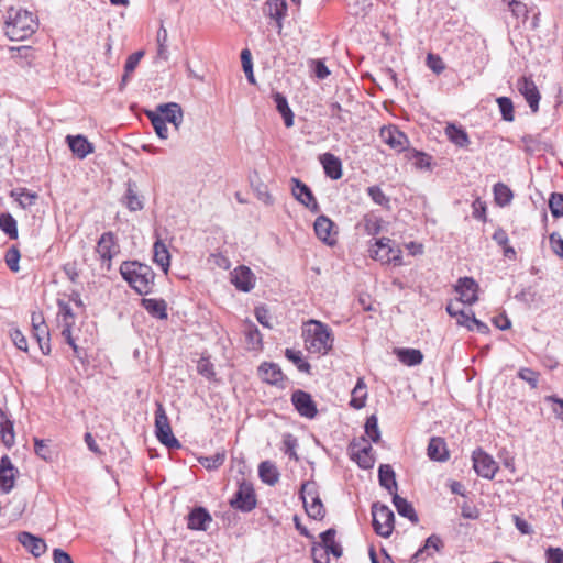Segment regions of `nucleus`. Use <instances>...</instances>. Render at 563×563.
<instances>
[{"label": "nucleus", "mask_w": 563, "mask_h": 563, "mask_svg": "<svg viewBox=\"0 0 563 563\" xmlns=\"http://www.w3.org/2000/svg\"><path fill=\"white\" fill-rule=\"evenodd\" d=\"M120 274L140 295L148 294L154 284L155 274L152 267L135 261L123 262L120 266Z\"/></svg>", "instance_id": "f257e3e1"}, {"label": "nucleus", "mask_w": 563, "mask_h": 563, "mask_svg": "<svg viewBox=\"0 0 563 563\" xmlns=\"http://www.w3.org/2000/svg\"><path fill=\"white\" fill-rule=\"evenodd\" d=\"M37 27L33 13L22 9H10L5 23V33L12 41H22L32 35Z\"/></svg>", "instance_id": "f03ea898"}, {"label": "nucleus", "mask_w": 563, "mask_h": 563, "mask_svg": "<svg viewBox=\"0 0 563 563\" xmlns=\"http://www.w3.org/2000/svg\"><path fill=\"white\" fill-rule=\"evenodd\" d=\"M333 336L328 325L320 321L310 320L306 330L305 344L309 352L327 354L333 345Z\"/></svg>", "instance_id": "7ed1b4c3"}, {"label": "nucleus", "mask_w": 563, "mask_h": 563, "mask_svg": "<svg viewBox=\"0 0 563 563\" xmlns=\"http://www.w3.org/2000/svg\"><path fill=\"white\" fill-rule=\"evenodd\" d=\"M299 495L307 515L314 520H322L325 516V508L320 499L316 482H303Z\"/></svg>", "instance_id": "20e7f679"}, {"label": "nucleus", "mask_w": 563, "mask_h": 563, "mask_svg": "<svg viewBox=\"0 0 563 563\" xmlns=\"http://www.w3.org/2000/svg\"><path fill=\"white\" fill-rule=\"evenodd\" d=\"M155 435L168 449H179L181 446L180 442L173 434L166 410L161 402L156 404Z\"/></svg>", "instance_id": "39448f33"}, {"label": "nucleus", "mask_w": 563, "mask_h": 563, "mask_svg": "<svg viewBox=\"0 0 563 563\" xmlns=\"http://www.w3.org/2000/svg\"><path fill=\"white\" fill-rule=\"evenodd\" d=\"M372 516L375 532L383 538H388L394 530L393 510L386 505L375 503L372 506Z\"/></svg>", "instance_id": "423d86ee"}, {"label": "nucleus", "mask_w": 563, "mask_h": 563, "mask_svg": "<svg viewBox=\"0 0 563 563\" xmlns=\"http://www.w3.org/2000/svg\"><path fill=\"white\" fill-rule=\"evenodd\" d=\"M96 252L108 271L111 269V261L120 253V245L115 234L111 231L104 232L97 241Z\"/></svg>", "instance_id": "0eeeda50"}, {"label": "nucleus", "mask_w": 563, "mask_h": 563, "mask_svg": "<svg viewBox=\"0 0 563 563\" xmlns=\"http://www.w3.org/2000/svg\"><path fill=\"white\" fill-rule=\"evenodd\" d=\"M391 243L389 238L378 239L371 249L372 257L385 264L401 265L402 252L400 249L394 247Z\"/></svg>", "instance_id": "6e6552de"}, {"label": "nucleus", "mask_w": 563, "mask_h": 563, "mask_svg": "<svg viewBox=\"0 0 563 563\" xmlns=\"http://www.w3.org/2000/svg\"><path fill=\"white\" fill-rule=\"evenodd\" d=\"M230 506L242 512H250L256 507V496L251 483L242 482L230 500Z\"/></svg>", "instance_id": "1a4fd4ad"}, {"label": "nucleus", "mask_w": 563, "mask_h": 563, "mask_svg": "<svg viewBox=\"0 0 563 563\" xmlns=\"http://www.w3.org/2000/svg\"><path fill=\"white\" fill-rule=\"evenodd\" d=\"M472 460L476 474L483 478L492 479L499 468L497 462L482 449L473 452Z\"/></svg>", "instance_id": "9d476101"}, {"label": "nucleus", "mask_w": 563, "mask_h": 563, "mask_svg": "<svg viewBox=\"0 0 563 563\" xmlns=\"http://www.w3.org/2000/svg\"><path fill=\"white\" fill-rule=\"evenodd\" d=\"M291 404L301 417L313 419L318 415L317 405L307 391L295 390L291 395Z\"/></svg>", "instance_id": "9b49d317"}, {"label": "nucleus", "mask_w": 563, "mask_h": 563, "mask_svg": "<svg viewBox=\"0 0 563 563\" xmlns=\"http://www.w3.org/2000/svg\"><path fill=\"white\" fill-rule=\"evenodd\" d=\"M290 181L292 184L291 194L295 199L312 212H318L320 207L311 189L298 178L292 177Z\"/></svg>", "instance_id": "f8f14e48"}, {"label": "nucleus", "mask_w": 563, "mask_h": 563, "mask_svg": "<svg viewBox=\"0 0 563 563\" xmlns=\"http://www.w3.org/2000/svg\"><path fill=\"white\" fill-rule=\"evenodd\" d=\"M478 284L472 277H461L455 285V291L460 295L459 300L472 306L478 300Z\"/></svg>", "instance_id": "ddd939ff"}, {"label": "nucleus", "mask_w": 563, "mask_h": 563, "mask_svg": "<svg viewBox=\"0 0 563 563\" xmlns=\"http://www.w3.org/2000/svg\"><path fill=\"white\" fill-rule=\"evenodd\" d=\"M350 455L353 461L363 470H369L375 464V456L371 444L361 446L360 442L353 441L350 444Z\"/></svg>", "instance_id": "4468645a"}, {"label": "nucleus", "mask_w": 563, "mask_h": 563, "mask_svg": "<svg viewBox=\"0 0 563 563\" xmlns=\"http://www.w3.org/2000/svg\"><path fill=\"white\" fill-rule=\"evenodd\" d=\"M516 87L525 97L531 111L536 113L539 110L540 92L531 78L522 76L518 78Z\"/></svg>", "instance_id": "2eb2a0df"}, {"label": "nucleus", "mask_w": 563, "mask_h": 563, "mask_svg": "<svg viewBox=\"0 0 563 563\" xmlns=\"http://www.w3.org/2000/svg\"><path fill=\"white\" fill-rule=\"evenodd\" d=\"M314 232L320 241L329 246L336 244V234L334 222L327 216H319L314 221Z\"/></svg>", "instance_id": "dca6fc26"}, {"label": "nucleus", "mask_w": 563, "mask_h": 563, "mask_svg": "<svg viewBox=\"0 0 563 563\" xmlns=\"http://www.w3.org/2000/svg\"><path fill=\"white\" fill-rule=\"evenodd\" d=\"M255 275L247 266L241 265L231 272V283L240 291H251L255 286Z\"/></svg>", "instance_id": "f3484780"}, {"label": "nucleus", "mask_w": 563, "mask_h": 563, "mask_svg": "<svg viewBox=\"0 0 563 563\" xmlns=\"http://www.w3.org/2000/svg\"><path fill=\"white\" fill-rule=\"evenodd\" d=\"M18 470L14 467L11 459L3 455L0 459V489L8 494L14 486L15 474Z\"/></svg>", "instance_id": "a211bd4d"}, {"label": "nucleus", "mask_w": 563, "mask_h": 563, "mask_svg": "<svg viewBox=\"0 0 563 563\" xmlns=\"http://www.w3.org/2000/svg\"><path fill=\"white\" fill-rule=\"evenodd\" d=\"M287 11L286 0H266L263 7L264 14L276 22L279 31L283 29V20L286 18Z\"/></svg>", "instance_id": "6ab92c4d"}, {"label": "nucleus", "mask_w": 563, "mask_h": 563, "mask_svg": "<svg viewBox=\"0 0 563 563\" xmlns=\"http://www.w3.org/2000/svg\"><path fill=\"white\" fill-rule=\"evenodd\" d=\"M18 540L26 549V551H29L35 558H40L47 550L45 540L30 532H20L18 534Z\"/></svg>", "instance_id": "aec40b11"}, {"label": "nucleus", "mask_w": 563, "mask_h": 563, "mask_svg": "<svg viewBox=\"0 0 563 563\" xmlns=\"http://www.w3.org/2000/svg\"><path fill=\"white\" fill-rule=\"evenodd\" d=\"M380 137L391 148L401 152L408 144V137L396 126H385L380 130Z\"/></svg>", "instance_id": "412c9836"}, {"label": "nucleus", "mask_w": 563, "mask_h": 563, "mask_svg": "<svg viewBox=\"0 0 563 563\" xmlns=\"http://www.w3.org/2000/svg\"><path fill=\"white\" fill-rule=\"evenodd\" d=\"M443 548L441 538L437 534H431L424 541L423 547L418 549L409 560L410 563H417L428 556H432L433 552H439Z\"/></svg>", "instance_id": "4be33fe9"}, {"label": "nucleus", "mask_w": 563, "mask_h": 563, "mask_svg": "<svg viewBox=\"0 0 563 563\" xmlns=\"http://www.w3.org/2000/svg\"><path fill=\"white\" fill-rule=\"evenodd\" d=\"M66 142L73 154L79 159L86 158L95 151L93 144L90 143L87 137L80 134L75 136L68 135L66 137Z\"/></svg>", "instance_id": "5701e85b"}, {"label": "nucleus", "mask_w": 563, "mask_h": 563, "mask_svg": "<svg viewBox=\"0 0 563 563\" xmlns=\"http://www.w3.org/2000/svg\"><path fill=\"white\" fill-rule=\"evenodd\" d=\"M156 113L161 114L165 122L172 123L176 129H178L183 122V109L180 104L176 102L158 104L156 107Z\"/></svg>", "instance_id": "b1692460"}, {"label": "nucleus", "mask_w": 563, "mask_h": 563, "mask_svg": "<svg viewBox=\"0 0 563 563\" xmlns=\"http://www.w3.org/2000/svg\"><path fill=\"white\" fill-rule=\"evenodd\" d=\"M57 307H58L57 318L62 325V335L68 336L69 332H71L73 327L75 325L76 317H75L73 309L68 302H66L62 299H58Z\"/></svg>", "instance_id": "393cba45"}, {"label": "nucleus", "mask_w": 563, "mask_h": 563, "mask_svg": "<svg viewBox=\"0 0 563 563\" xmlns=\"http://www.w3.org/2000/svg\"><path fill=\"white\" fill-rule=\"evenodd\" d=\"M212 518L208 510L203 507H197L188 515V528L191 530L206 531Z\"/></svg>", "instance_id": "a878e982"}, {"label": "nucleus", "mask_w": 563, "mask_h": 563, "mask_svg": "<svg viewBox=\"0 0 563 563\" xmlns=\"http://www.w3.org/2000/svg\"><path fill=\"white\" fill-rule=\"evenodd\" d=\"M258 374L263 382L271 385H278L284 380V374L280 367L275 363H263L258 367Z\"/></svg>", "instance_id": "bb28decb"}, {"label": "nucleus", "mask_w": 563, "mask_h": 563, "mask_svg": "<svg viewBox=\"0 0 563 563\" xmlns=\"http://www.w3.org/2000/svg\"><path fill=\"white\" fill-rule=\"evenodd\" d=\"M0 438L7 448H11L15 442V433L13 421L10 419L8 412L0 408Z\"/></svg>", "instance_id": "cd10ccee"}, {"label": "nucleus", "mask_w": 563, "mask_h": 563, "mask_svg": "<svg viewBox=\"0 0 563 563\" xmlns=\"http://www.w3.org/2000/svg\"><path fill=\"white\" fill-rule=\"evenodd\" d=\"M427 454L432 461H446L449 459V452L444 439L440 437H432L428 444Z\"/></svg>", "instance_id": "c85d7f7f"}, {"label": "nucleus", "mask_w": 563, "mask_h": 563, "mask_svg": "<svg viewBox=\"0 0 563 563\" xmlns=\"http://www.w3.org/2000/svg\"><path fill=\"white\" fill-rule=\"evenodd\" d=\"M320 162L328 177L334 180L342 177V163L335 155L324 153L320 156Z\"/></svg>", "instance_id": "c756f323"}, {"label": "nucleus", "mask_w": 563, "mask_h": 563, "mask_svg": "<svg viewBox=\"0 0 563 563\" xmlns=\"http://www.w3.org/2000/svg\"><path fill=\"white\" fill-rule=\"evenodd\" d=\"M393 504L401 517L408 518L413 525L419 522V517L413 506L407 499L395 493L393 496Z\"/></svg>", "instance_id": "7c9ffc66"}, {"label": "nucleus", "mask_w": 563, "mask_h": 563, "mask_svg": "<svg viewBox=\"0 0 563 563\" xmlns=\"http://www.w3.org/2000/svg\"><path fill=\"white\" fill-rule=\"evenodd\" d=\"M142 306L154 318L165 320L167 319V305L164 299H142Z\"/></svg>", "instance_id": "2f4dec72"}, {"label": "nucleus", "mask_w": 563, "mask_h": 563, "mask_svg": "<svg viewBox=\"0 0 563 563\" xmlns=\"http://www.w3.org/2000/svg\"><path fill=\"white\" fill-rule=\"evenodd\" d=\"M153 260L166 274L170 265V254L164 242L157 240L153 246Z\"/></svg>", "instance_id": "473e14b6"}, {"label": "nucleus", "mask_w": 563, "mask_h": 563, "mask_svg": "<svg viewBox=\"0 0 563 563\" xmlns=\"http://www.w3.org/2000/svg\"><path fill=\"white\" fill-rule=\"evenodd\" d=\"M243 334L245 341L252 350H261L263 345L262 334L258 328L251 321H246L243 324Z\"/></svg>", "instance_id": "72a5a7b5"}, {"label": "nucleus", "mask_w": 563, "mask_h": 563, "mask_svg": "<svg viewBox=\"0 0 563 563\" xmlns=\"http://www.w3.org/2000/svg\"><path fill=\"white\" fill-rule=\"evenodd\" d=\"M378 479L380 486L387 489L390 494L397 490V482L395 472L388 464H382L378 468Z\"/></svg>", "instance_id": "f704fd0d"}, {"label": "nucleus", "mask_w": 563, "mask_h": 563, "mask_svg": "<svg viewBox=\"0 0 563 563\" xmlns=\"http://www.w3.org/2000/svg\"><path fill=\"white\" fill-rule=\"evenodd\" d=\"M357 228L367 235H377L382 229V219L374 213H367L358 222Z\"/></svg>", "instance_id": "c9c22d12"}, {"label": "nucleus", "mask_w": 563, "mask_h": 563, "mask_svg": "<svg viewBox=\"0 0 563 563\" xmlns=\"http://www.w3.org/2000/svg\"><path fill=\"white\" fill-rule=\"evenodd\" d=\"M124 205L130 211H139L144 207L142 199L137 196L136 184L132 180L126 183Z\"/></svg>", "instance_id": "e433bc0d"}, {"label": "nucleus", "mask_w": 563, "mask_h": 563, "mask_svg": "<svg viewBox=\"0 0 563 563\" xmlns=\"http://www.w3.org/2000/svg\"><path fill=\"white\" fill-rule=\"evenodd\" d=\"M274 101L276 103L277 111L282 114L284 119V123L287 128H291L294 125V113L288 106V101L284 95L280 92H275L273 95Z\"/></svg>", "instance_id": "4c0bfd02"}, {"label": "nucleus", "mask_w": 563, "mask_h": 563, "mask_svg": "<svg viewBox=\"0 0 563 563\" xmlns=\"http://www.w3.org/2000/svg\"><path fill=\"white\" fill-rule=\"evenodd\" d=\"M396 355L398 360L407 366H416L423 361L422 352L417 349H397Z\"/></svg>", "instance_id": "58836bf2"}, {"label": "nucleus", "mask_w": 563, "mask_h": 563, "mask_svg": "<svg viewBox=\"0 0 563 563\" xmlns=\"http://www.w3.org/2000/svg\"><path fill=\"white\" fill-rule=\"evenodd\" d=\"M445 134L448 139L459 147H466L470 144L468 135L461 126L448 124Z\"/></svg>", "instance_id": "ea45409f"}, {"label": "nucleus", "mask_w": 563, "mask_h": 563, "mask_svg": "<svg viewBox=\"0 0 563 563\" xmlns=\"http://www.w3.org/2000/svg\"><path fill=\"white\" fill-rule=\"evenodd\" d=\"M258 476L263 483L268 485H275L279 479L276 466L269 461H264L258 465Z\"/></svg>", "instance_id": "a19ab883"}, {"label": "nucleus", "mask_w": 563, "mask_h": 563, "mask_svg": "<svg viewBox=\"0 0 563 563\" xmlns=\"http://www.w3.org/2000/svg\"><path fill=\"white\" fill-rule=\"evenodd\" d=\"M366 398V385L363 378H358L355 387L352 390L350 406L354 409H362L365 406Z\"/></svg>", "instance_id": "79ce46f5"}, {"label": "nucleus", "mask_w": 563, "mask_h": 563, "mask_svg": "<svg viewBox=\"0 0 563 563\" xmlns=\"http://www.w3.org/2000/svg\"><path fill=\"white\" fill-rule=\"evenodd\" d=\"M0 230L11 240H16L19 236L18 223L11 213L0 214Z\"/></svg>", "instance_id": "37998d69"}, {"label": "nucleus", "mask_w": 563, "mask_h": 563, "mask_svg": "<svg viewBox=\"0 0 563 563\" xmlns=\"http://www.w3.org/2000/svg\"><path fill=\"white\" fill-rule=\"evenodd\" d=\"M33 336L36 339L38 346L43 354L47 355L51 352L49 344V330L46 323L32 329Z\"/></svg>", "instance_id": "c03bdc74"}, {"label": "nucleus", "mask_w": 563, "mask_h": 563, "mask_svg": "<svg viewBox=\"0 0 563 563\" xmlns=\"http://www.w3.org/2000/svg\"><path fill=\"white\" fill-rule=\"evenodd\" d=\"M494 196L496 203L500 207L508 206L514 198L511 189L503 183L494 185Z\"/></svg>", "instance_id": "a18cd8bd"}, {"label": "nucleus", "mask_w": 563, "mask_h": 563, "mask_svg": "<svg viewBox=\"0 0 563 563\" xmlns=\"http://www.w3.org/2000/svg\"><path fill=\"white\" fill-rule=\"evenodd\" d=\"M11 197L15 198L23 209H26L35 203L37 194L31 192L25 188H19L11 191Z\"/></svg>", "instance_id": "49530a36"}, {"label": "nucleus", "mask_w": 563, "mask_h": 563, "mask_svg": "<svg viewBox=\"0 0 563 563\" xmlns=\"http://www.w3.org/2000/svg\"><path fill=\"white\" fill-rule=\"evenodd\" d=\"M146 115L150 119L156 134L161 139L166 140L168 137V129L165 120L162 119V115L154 111H146Z\"/></svg>", "instance_id": "de8ad7c7"}, {"label": "nucleus", "mask_w": 563, "mask_h": 563, "mask_svg": "<svg viewBox=\"0 0 563 563\" xmlns=\"http://www.w3.org/2000/svg\"><path fill=\"white\" fill-rule=\"evenodd\" d=\"M285 356L292 362L300 372L308 373L310 371V364L303 360L301 351L286 349Z\"/></svg>", "instance_id": "09e8293b"}, {"label": "nucleus", "mask_w": 563, "mask_h": 563, "mask_svg": "<svg viewBox=\"0 0 563 563\" xmlns=\"http://www.w3.org/2000/svg\"><path fill=\"white\" fill-rule=\"evenodd\" d=\"M224 452H217L213 455L201 456L198 459V462L207 470H217L224 463Z\"/></svg>", "instance_id": "8fccbe9b"}, {"label": "nucleus", "mask_w": 563, "mask_h": 563, "mask_svg": "<svg viewBox=\"0 0 563 563\" xmlns=\"http://www.w3.org/2000/svg\"><path fill=\"white\" fill-rule=\"evenodd\" d=\"M365 433L372 442L378 443L380 440V431L378 428V419L375 415L369 416L365 422Z\"/></svg>", "instance_id": "3c124183"}, {"label": "nucleus", "mask_w": 563, "mask_h": 563, "mask_svg": "<svg viewBox=\"0 0 563 563\" xmlns=\"http://www.w3.org/2000/svg\"><path fill=\"white\" fill-rule=\"evenodd\" d=\"M367 195L376 205H379L386 209L390 208V199L383 192L379 186L368 187Z\"/></svg>", "instance_id": "603ef678"}, {"label": "nucleus", "mask_w": 563, "mask_h": 563, "mask_svg": "<svg viewBox=\"0 0 563 563\" xmlns=\"http://www.w3.org/2000/svg\"><path fill=\"white\" fill-rule=\"evenodd\" d=\"M497 103L501 113V118L507 122H512L515 119L514 115V104L510 98L508 97H499L497 98Z\"/></svg>", "instance_id": "864d4df0"}, {"label": "nucleus", "mask_w": 563, "mask_h": 563, "mask_svg": "<svg viewBox=\"0 0 563 563\" xmlns=\"http://www.w3.org/2000/svg\"><path fill=\"white\" fill-rule=\"evenodd\" d=\"M241 62H242V67L245 73V76L247 78V81L252 85H255L256 81H255V77L253 74L252 55L249 49L245 48L241 52Z\"/></svg>", "instance_id": "5fc2aeb1"}, {"label": "nucleus", "mask_w": 563, "mask_h": 563, "mask_svg": "<svg viewBox=\"0 0 563 563\" xmlns=\"http://www.w3.org/2000/svg\"><path fill=\"white\" fill-rule=\"evenodd\" d=\"M21 254L16 246H11L4 255V261L7 266L10 268V271L16 273L20 271L19 261H20Z\"/></svg>", "instance_id": "6e6d98bb"}, {"label": "nucleus", "mask_w": 563, "mask_h": 563, "mask_svg": "<svg viewBox=\"0 0 563 563\" xmlns=\"http://www.w3.org/2000/svg\"><path fill=\"white\" fill-rule=\"evenodd\" d=\"M283 445L285 454H287L291 460L298 461L299 457L296 452L298 441L292 434L287 433L283 437Z\"/></svg>", "instance_id": "4d7b16f0"}, {"label": "nucleus", "mask_w": 563, "mask_h": 563, "mask_svg": "<svg viewBox=\"0 0 563 563\" xmlns=\"http://www.w3.org/2000/svg\"><path fill=\"white\" fill-rule=\"evenodd\" d=\"M549 208L554 218L563 217V194L553 192L549 199Z\"/></svg>", "instance_id": "13d9d810"}, {"label": "nucleus", "mask_w": 563, "mask_h": 563, "mask_svg": "<svg viewBox=\"0 0 563 563\" xmlns=\"http://www.w3.org/2000/svg\"><path fill=\"white\" fill-rule=\"evenodd\" d=\"M197 372L208 378V379H211L214 377L216 373H214V368H213V364L206 357H201L198 363H197Z\"/></svg>", "instance_id": "bf43d9fd"}, {"label": "nucleus", "mask_w": 563, "mask_h": 563, "mask_svg": "<svg viewBox=\"0 0 563 563\" xmlns=\"http://www.w3.org/2000/svg\"><path fill=\"white\" fill-rule=\"evenodd\" d=\"M518 377L521 378L522 380L527 382L531 388H537L538 387V382H539V373L531 369V368H521L519 372H518Z\"/></svg>", "instance_id": "052dcab7"}, {"label": "nucleus", "mask_w": 563, "mask_h": 563, "mask_svg": "<svg viewBox=\"0 0 563 563\" xmlns=\"http://www.w3.org/2000/svg\"><path fill=\"white\" fill-rule=\"evenodd\" d=\"M508 8L516 18H527L528 9L527 5L517 0H504Z\"/></svg>", "instance_id": "680f3d73"}, {"label": "nucleus", "mask_w": 563, "mask_h": 563, "mask_svg": "<svg viewBox=\"0 0 563 563\" xmlns=\"http://www.w3.org/2000/svg\"><path fill=\"white\" fill-rule=\"evenodd\" d=\"M472 216L473 218L481 220L483 222L486 221V203L481 200V198H476L472 203Z\"/></svg>", "instance_id": "e2e57ef3"}, {"label": "nucleus", "mask_w": 563, "mask_h": 563, "mask_svg": "<svg viewBox=\"0 0 563 563\" xmlns=\"http://www.w3.org/2000/svg\"><path fill=\"white\" fill-rule=\"evenodd\" d=\"M550 246L555 255L563 260V239L559 233L553 232L549 235Z\"/></svg>", "instance_id": "0e129e2a"}, {"label": "nucleus", "mask_w": 563, "mask_h": 563, "mask_svg": "<svg viewBox=\"0 0 563 563\" xmlns=\"http://www.w3.org/2000/svg\"><path fill=\"white\" fill-rule=\"evenodd\" d=\"M544 558L547 563H563V549L549 547Z\"/></svg>", "instance_id": "69168bd1"}, {"label": "nucleus", "mask_w": 563, "mask_h": 563, "mask_svg": "<svg viewBox=\"0 0 563 563\" xmlns=\"http://www.w3.org/2000/svg\"><path fill=\"white\" fill-rule=\"evenodd\" d=\"M34 451L36 455L45 461L51 459V450L44 440L34 439Z\"/></svg>", "instance_id": "338daca9"}, {"label": "nucleus", "mask_w": 563, "mask_h": 563, "mask_svg": "<svg viewBox=\"0 0 563 563\" xmlns=\"http://www.w3.org/2000/svg\"><path fill=\"white\" fill-rule=\"evenodd\" d=\"M11 339L14 343V345L21 350L26 352L27 351V341L26 338L23 335V333L19 329H14L10 333Z\"/></svg>", "instance_id": "774afa93"}]
</instances>
